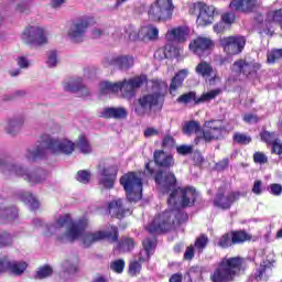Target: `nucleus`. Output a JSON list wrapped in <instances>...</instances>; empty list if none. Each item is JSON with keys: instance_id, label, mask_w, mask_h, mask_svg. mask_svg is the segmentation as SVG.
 Returning a JSON list of instances; mask_svg holds the SVG:
<instances>
[{"instance_id": "31", "label": "nucleus", "mask_w": 282, "mask_h": 282, "mask_svg": "<svg viewBox=\"0 0 282 282\" xmlns=\"http://www.w3.org/2000/svg\"><path fill=\"white\" fill-rule=\"evenodd\" d=\"M143 263H149V260H147V258H144L140 254H139L138 259H133L132 261H130L129 265H128L129 276H138V274H140V272H142Z\"/></svg>"}, {"instance_id": "42", "label": "nucleus", "mask_w": 282, "mask_h": 282, "mask_svg": "<svg viewBox=\"0 0 282 282\" xmlns=\"http://www.w3.org/2000/svg\"><path fill=\"white\" fill-rule=\"evenodd\" d=\"M220 94H221V89L220 88L212 89V90H209L207 93H204L196 100V105H203V102H210V100H215L216 97L219 96Z\"/></svg>"}, {"instance_id": "61", "label": "nucleus", "mask_w": 282, "mask_h": 282, "mask_svg": "<svg viewBox=\"0 0 282 282\" xmlns=\"http://www.w3.org/2000/svg\"><path fill=\"white\" fill-rule=\"evenodd\" d=\"M243 122H246L247 124H252V122L254 124H257L259 122V116L254 115V113H245L242 117Z\"/></svg>"}, {"instance_id": "44", "label": "nucleus", "mask_w": 282, "mask_h": 282, "mask_svg": "<svg viewBox=\"0 0 282 282\" xmlns=\"http://www.w3.org/2000/svg\"><path fill=\"white\" fill-rule=\"evenodd\" d=\"M23 118L20 119H11L9 120L8 127H7V132L9 135H17L19 131H21V127H23Z\"/></svg>"}, {"instance_id": "33", "label": "nucleus", "mask_w": 282, "mask_h": 282, "mask_svg": "<svg viewBox=\"0 0 282 282\" xmlns=\"http://www.w3.org/2000/svg\"><path fill=\"white\" fill-rule=\"evenodd\" d=\"M171 36H174L177 43H185L186 39H188V34H191V30L187 26H177L167 32Z\"/></svg>"}, {"instance_id": "10", "label": "nucleus", "mask_w": 282, "mask_h": 282, "mask_svg": "<svg viewBox=\"0 0 282 282\" xmlns=\"http://www.w3.org/2000/svg\"><path fill=\"white\" fill-rule=\"evenodd\" d=\"M164 96L165 94L162 93H152L141 96L137 100L134 112L137 116H147V112L151 111L153 107H158V105H164Z\"/></svg>"}, {"instance_id": "35", "label": "nucleus", "mask_w": 282, "mask_h": 282, "mask_svg": "<svg viewBox=\"0 0 282 282\" xmlns=\"http://www.w3.org/2000/svg\"><path fill=\"white\" fill-rule=\"evenodd\" d=\"M99 87L101 94H118V91H121L122 89V82H101Z\"/></svg>"}, {"instance_id": "2", "label": "nucleus", "mask_w": 282, "mask_h": 282, "mask_svg": "<svg viewBox=\"0 0 282 282\" xmlns=\"http://www.w3.org/2000/svg\"><path fill=\"white\" fill-rule=\"evenodd\" d=\"M76 150V143L67 139H54L50 135H43L40 144L32 150H28L26 160L29 162H36L43 160L47 151L53 155H72Z\"/></svg>"}, {"instance_id": "64", "label": "nucleus", "mask_w": 282, "mask_h": 282, "mask_svg": "<svg viewBox=\"0 0 282 282\" xmlns=\"http://www.w3.org/2000/svg\"><path fill=\"white\" fill-rule=\"evenodd\" d=\"M270 193L271 195H274L275 197H279V195H282V185L279 183H272L270 186Z\"/></svg>"}, {"instance_id": "26", "label": "nucleus", "mask_w": 282, "mask_h": 282, "mask_svg": "<svg viewBox=\"0 0 282 282\" xmlns=\"http://www.w3.org/2000/svg\"><path fill=\"white\" fill-rule=\"evenodd\" d=\"M195 72L197 76H200L202 78H208L209 83H215L217 80V69L210 65L208 62H200L196 65Z\"/></svg>"}, {"instance_id": "18", "label": "nucleus", "mask_w": 282, "mask_h": 282, "mask_svg": "<svg viewBox=\"0 0 282 282\" xmlns=\"http://www.w3.org/2000/svg\"><path fill=\"white\" fill-rule=\"evenodd\" d=\"M22 41L26 45H35L36 47L45 45L47 43L45 30L41 26H26L22 33Z\"/></svg>"}, {"instance_id": "9", "label": "nucleus", "mask_w": 282, "mask_h": 282, "mask_svg": "<svg viewBox=\"0 0 282 282\" xmlns=\"http://www.w3.org/2000/svg\"><path fill=\"white\" fill-rule=\"evenodd\" d=\"M246 241H252V235L246 230H231L224 234L217 241V247L226 250L232 246H241Z\"/></svg>"}, {"instance_id": "13", "label": "nucleus", "mask_w": 282, "mask_h": 282, "mask_svg": "<svg viewBox=\"0 0 282 282\" xmlns=\"http://www.w3.org/2000/svg\"><path fill=\"white\" fill-rule=\"evenodd\" d=\"M259 69H261V64L254 59L248 61L246 58H239L231 65L232 74H237L238 76L242 75L246 76V78L257 76Z\"/></svg>"}, {"instance_id": "63", "label": "nucleus", "mask_w": 282, "mask_h": 282, "mask_svg": "<svg viewBox=\"0 0 282 282\" xmlns=\"http://www.w3.org/2000/svg\"><path fill=\"white\" fill-rule=\"evenodd\" d=\"M176 151L180 155H191L193 153V145H180L176 148Z\"/></svg>"}, {"instance_id": "6", "label": "nucleus", "mask_w": 282, "mask_h": 282, "mask_svg": "<svg viewBox=\"0 0 282 282\" xmlns=\"http://www.w3.org/2000/svg\"><path fill=\"white\" fill-rule=\"evenodd\" d=\"M173 10H175L173 0H156L150 6L148 17L153 22L169 21L173 19Z\"/></svg>"}, {"instance_id": "50", "label": "nucleus", "mask_w": 282, "mask_h": 282, "mask_svg": "<svg viewBox=\"0 0 282 282\" xmlns=\"http://www.w3.org/2000/svg\"><path fill=\"white\" fill-rule=\"evenodd\" d=\"M143 250L139 252V256L143 257L148 261H151V251L153 250L154 242L151 239H147L142 242Z\"/></svg>"}, {"instance_id": "54", "label": "nucleus", "mask_w": 282, "mask_h": 282, "mask_svg": "<svg viewBox=\"0 0 282 282\" xmlns=\"http://www.w3.org/2000/svg\"><path fill=\"white\" fill-rule=\"evenodd\" d=\"M282 58V48L272 50L267 54V63L274 64Z\"/></svg>"}, {"instance_id": "29", "label": "nucleus", "mask_w": 282, "mask_h": 282, "mask_svg": "<svg viewBox=\"0 0 282 282\" xmlns=\"http://www.w3.org/2000/svg\"><path fill=\"white\" fill-rule=\"evenodd\" d=\"M99 118H105L106 120H111V118H113L115 120H122L127 118V109H124L123 107H108L100 112Z\"/></svg>"}, {"instance_id": "1", "label": "nucleus", "mask_w": 282, "mask_h": 282, "mask_svg": "<svg viewBox=\"0 0 282 282\" xmlns=\"http://www.w3.org/2000/svg\"><path fill=\"white\" fill-rule=\"evenodd\" d=\"M65 226H67L66 231L56 238V241L59 243H74V241H78L82 237L84 248H91L94 243H98V241L105 239H108L110 243H116L120 237L118 227L113 226L111 227V231L98 230L85 234L87 226H89L87 219L79 218L78 220H74L70 214L59 216L55 223L48 227V230L50 232H58V230H63Z\"/></svg>"}, {"instance_id": "21", "label": "nucleus", "mask_w": 282, "mask_h": 282, "mask_svg": "<svg viewBox=\"0 0 282 282\" xmlns=\"http://www.w3.org/2000/svg\"><path fill=\"white\" fill-rule=\"evenodd\" d=\"M116 180H118V165L104 167L100 172L99 186L106 191H111L116 186Z\"/></svg>"}, {"instance_id": "41", "label": "nucleus", "mask_w": 282, "mask_h": 282, "mask_svg": "<svg viewBox=\"0 0 282 282\" xmlns=\"http://www.w3.org/2000/svg\"><path fill=\"white\" fill-rule=\"evenodd\" d=\"M267 23L272 25V28H274V23L282 25V9L267 12Z\"/></svg>"}, {"instance_id": "48", "label": "nucleus", "mask_w": 282, "mask_h": 282, "mask_svg": "<svg viewBox=\"0 0 282 282\" xmlns=\"http://www.w3.org/2000/svg\"><path fill=\"white\" fill-rule=\"evenodd\" d=\"M52 274H54V269H52L50 264H44L37 269L34 279L43 280L52 276Z\"/></svg>"}, {"instance_id": "57", "label": "nucleus", "mask_w": 282, "mask_h": 282, "mask_svg": "<svg viewBox=\"0 0 282 282\" xmlns=\"http://www.w3.org/2000/svg\"><path fill=\"white\" fill-rule=\"evenodd\" d=\"M12 245V236L8 232L0 234V248Z\"/></svg>"}, {"instance_id": "47", "label": "nucleus", "mask_w": 282, "mask_h": 282, "mask_svg": "<svg viewBox=\"0 0 282 282\" xmlns=\"http://www.w3.org/2000/svg\"><path fill=\"white\" fill-rule=\"evenodd\" d=\"M202 140H204V142L210 143L213 142V140H217V135L212 134L208 128H206L205 130L202 129L200 134L194 139V144H199Z\"/></svg>"}, {"instance_id": "27", "label": "nucleus", "mask_w": 282, "mask_h": 282, "mask_svg": "<svg viewBox=\"0 0 282 282\" xmlns=\"http://www.w3.org/2000/svg\"><path fill=\"white\" fill-rule=\"evenodd\" d=\"M64 89L70 94H79L82 98H87L91 96L89 88L83 84V78L78 77L77 79L64 84Z\"/></svg>"}, {"instance_id": "14", "label": "nucleus", "mask_w": 282, "mask_h": 282, "mask_svg": "<svg viewBox=\"0 0 282 282\" xmlns=\"http://www.w3.org/2000/svg\"><path fill=\"white\" fill-rule=\"evenodd\" d=\"M147 83V75L134 76L132 78L121 80L122 98H126V100H133V97L138 94V89Z\"/></svg>"}, {"instance_id": "12", "label": "nucleus", "mask_w": 282, "mask_h": 282, "mask_svg": "<svg viewBox=\"0 0 282 282\" xmlns=\"http://www.w3.org/2000/svg\"><path fill=\"white\" fill-rule=\"evenodd\" d=\"M154 182L164 193L177 191V176L172 171L158 170L154 174Z\"/></svg>"}, {"instance_id": "16", "label": "nucleus", "mask_w": 282, "mask_h": 282, "mask_svg": "<svg viewBox=\"0 0 282 282\" xmlns=\"http://www.w3.org/2000/svg\"><path fill=\"white\" fill-rule=\"evenodd\" d=\"M104 67H113L120 72H129L135 65V57L133 55H110L102 62Z\"/></svg>"}, {"instance_id": "40", "label": "nucleus", "mask_w": 282, "mask_h": 282, "mask_svg": "<svg viewBox=\"0 0 282 282\" xmlns=\"http://www.w3.org/2000/svg\"><path fill=\"white\" fill-rule=\"evenodd\" d=\"M135 248V240L130 237H122L118 242V250L120 252H131Z\"/></svg>"}, {"instance_id": "60", "label": "nucleus", "mask_w": 282, "mask_h": 282, "mask_svg": "<svg viewBox=\"0 0 282 282\" xmlns=\"http://www.w3.org/2000/svg\"><path fill=\"white\" fill-rule=\"evenodd\" d=\"M183 259H184V261H193V259H195V246L194 245H189L186 248Z\"/></svg>"}, {"instance_id": "15", "label": "nucleus", "mask_w": 282, "mask_h": 282, "mask_svg": "<svg viewBox=\"0 0 282 282\" xmlns=\"http://www.w3.org/2000/svg\"><path fill=\"white\" fill-rule=\"evenodd\" d=\"M91 21H94V18L84 15L73 22V26L68 30V36L73 43H83V39H85V34H87Z\"/></svg>"}, {"instance_id": "39", "label": "nucleus", "mask_w": 282, "mask_h": 282, "mask_svg": "<svg viewBox=\"0 0 282 282\" xmlns=\"http://www.w3.org/2000/svg\"><path fill=\"white\" fill-rule=\"evenodd\" d=\"M141 34H143L144 39H148V41H156L158 36H160V30L153 24H148L141 29Z\"/></svg>"}, {"instance_id": "17", "label": "nucleus", "mask_w": 282, "mask_h": 282, "mask_svg": "<svg viewBox=\"0 0 282 282\" xmlns=\"http://www.w3.org/2000/svg\"><path fill=\"white\" fill-rule=\"evenodd\" d=\"M240 198L241 192L232 191L226 195V193L219 188L213 199V205L215 208H219L220 210H230V208H232V204L239 202Z\"/></svg>"}, {"instance_id": "30", "label": "nucleus", "mask_w": 282, "mask_h": 282, "mask_svg": "<svg viewBox=\"0 0 282 282\" xmlns=\"http://www.w3.org/2000/svg\"><path fill=\"white\" fill-rule=\"evenodd\" d=\"M253 20L259 30V34H267L269 36H272L274 34L273 26L268 23V15H265L264 19L261 13H258L253 18Z\"/></svg>"}, {"instance_id": "56", "label": "nucleus", "mask_w": 282, "mask_h": 282, "mask_svg": "<svg viewBox=\"0 0 282 282\" xmlns=\"http://www.w3.org/2000/svg\"><path fill=\"white\" fill-rule=\"evenodd\" d=\"M63 268L64 272H67V274H76V272H78V264H74L68 260L63 263Z\"/></svg>"}, {"instance_id": "28", "label": "nucleus", "mask_w": 282, "mask_h": 282, "mask_svg": "<svg viewBox=\"0 0 282 282\" xmlns=\"http://www.w3.org/2000/svg\"><path fill=\"white\" fill-rule=\"evenodd\" d=\"M188 76V69L184 68L178 70L171 80L169 91L171 96H175V91L184 86V80H186Z\"/></svg>"}, {"instance_id": "24", "label": "nucleus", "mask_w": 282, "mask_h": 282, "mask_svg": "<svg viewBox=\"0 0 282 282\" xmlns=\"http://www.w3.org/2000/svg\"><path fill=\"white\" fill-rule=\"evenodd\" d=\"M154 163L159 166V171H171L175 166L173 154L164 152V150H155L153 153Z\"/></svg>"}, {"instance_id": "53", "label": "nucleus", "mask_w": 282, "mask_h": 282, "mask_svg": "<svg viewBox=\"0 0 282 282\" xmlns=\"http://www.w3.org/2000/svg\"><path fill=\"white\" fill-rule=\"evenodd\" d=\"M126 262L123 259H117L110 263V270L116 274H122L124 272Z\"/></svg>"}, {"instance_id": "4", "label": "nucleus", "mask_w": 282, "mask_h": 282, "mask_svg": "<svg viewBox=\"0 0 282 282\" xmlns=\"http://www.w3.org/2000/svg\"><path fill=\"white\" fill-rule=\"evenodd\" d=\"M187 219L188 215L182 210H165L154 217L151 224L148 225L147 230L150 235H164L175 230Z\"/></svg>"}, {"instance_id": "34", "label": "nucleus", "mask_w": 282, "mask_h": 282, "mask_svg": "<svg viewBox=\"0 0 282 282\" xmlns=\"http://www.w3.org/2000/svg\"><path fill=\"white\" fill-rule=\"evenodd\" d=\"M183 133L185 135H199L202 133V123L196 120L186 121L183 126Z\"/></svg>"}, {"instance_id": "59", "label": "nucleus", "mask_w": 282, "mask_h": 282, "mask_svg": "<svg viewBox=\"0 0 282 282\" xmlns=\"http://www.w3.org/2000/svg\"><path fill=\"white\" fill-rule=\"evenodd\" d=\"M186 276H188V279H193V276H202V267L200 265H193L188 269V271L186 272Z\"/></svg>"}, {"instance_id": "38", "label": "nucleus", "mask_w": 282, "mask_h": 282, "mask_svg": "<svg viewBox=\"0 0 282 282\" xmlns=\"http://www.w3.org/2000/svg\"><path fill=\"white\" fill-rule=\"evenodd\" d=\"M19 198L24 204H30L31 210H36L41 206V203H39V199H36V197L32 193L21 192L19 194Z\"/></svg>"}, {"instance_id": "8", "label": "nucleus", "mask_w": 282, "mask_h": 282, "mask_svg": "<svg viewBox=\"0 0 282 282\" xmlns=\"http://www.w3.org/2000/svg\"><path fill=\"white\" fill-rule=\"evenodd\" d=\"M177 195H181L180 204L182 208H192L197 202V189L194 187H177L170 194L167 204L175 206L177 204Z\"/></svg>"}, {"instance_id": "32", "label": "nucleus", "mask_w": 282, "mask_h": 282, "mask_svg": "<svg viewBox=\"0 0 282 282\" xmlns=\"http://www.w3.org/2000/svg\"><path fill=\"white\" fill-rule=\"evenodd\" d=\"M17 217H19V209L17 208V206L0 208V224H8V221H14Z\"/></svg>"}, {"instance_id": "25", "label": "nucleus", "mask_w": 282, "mask_h": 282, "mask_svg": "<svg viewBox=\"0 0 282 282\" xmlns=\"http://www.w3.org/2000/svg\"><path fill=\"white\" fill-rule=\"evenodd\" d=\"M229 8L234 12H242L243 14H250L259 8V1L257 0H231Z\"/></svg>"}, {"instance_id": "52", "label": "nucleus", "mask_w": 282, "mask_h": 282, "mask_svg": "<svg viewBox=\"0 0 282 282\" xmlns=\"http://www.w3.org/2000/svg\"><path fill=\"white\" fill-rule=\"evenodd\" d=\"M76 180L80 184H89L91 182V172L87 170H79L76 174Z\"/></svg>"}, {"instance_id": "45", "label": "nucleus", "mask_w": 282, "mask_h": 282, "mask_svg": "<svg viewBox=\"0 0 282 282\" xmlns=\"http://www.w3.org/2000/svg\"><path fill=\"white\" fill-rule=\"evenodd\" d=\"M197 93L188 91L178 96L176 102H178V105H188L189 102H194V105H197Z\"/></svg>"}, {"instance_id": "19", "label": "nucleus", "mask_w": 282, "mask_h": 282, "mask_svg": "<svg viewBox=\"0 0 282 282\" xmlns=\"http://www.w3.org/2000/svg\"><path fill=\"white\" fill-rule=\"evenodd\" d=\"M15 175L23 177L29 184H43L47 177V172L45 170L37 167L33 172H28V170L18 166L14 169Z\"/></svg>"}, {"instance_id": "22", "label": "nucleus", "mask_w": 282, "mask_h": 282, "mask_svg": "<svg viewBox=\"0 0 282 282\" xmlns=\"http://www.w3.org/2000/svg\"><path fill=\"white\" fill-rule=\"evenodd\" d=\"M259 137L261 142H264V144H270L271 153L273 155H279V158H282V142H281V139L276 138L275 132H270L263 129L259 133Z\"/></svg>"}, {"instance_id": "36", "label": "nucleus", "mask_w": 282, "mask_h": 282, "mask_svg": "<svg viewBox=\"0 0 282 282\" xmlns=\"http://www.w3.org/2000/svg\"><path fill=\"white\" fill-rule=\"evenodd\" d=\"M75 147L80 151L84 155H89L91 153V143H89V139L87 135L80 134L75 143Z\"/></svg>"}, {"instance_id": "51", "label": "nucleus", "mask_w": 282, "mask_h": 282, "mask_svg": "<svg viewBox=\"0 0 282 282\" xmlns=\"http://www.w3.org/2000/svg\"><path fill=\"white\" fill-rule=\"evenodd\" d=\"M232 140L237 144H241V145L250 144V142H252V138L250 135L241 132H236L232 135Z\"/></svg>"}, {"instance_id": "23", "label": "nucleus", "mask_w": 282, "mask_h": 282, "mask_svg": "<svg viewBox=\"0 0 282 282\" xmlns=\"http://www.w3.org/2000/svg\"><path fill=\"white\" fill-rule=\"evenodd\" d=\"M108 213L115 219H124V217L131 216L133 210L124 205L123 199L119 198L108 203Z\"/></svg>"}, {"instance_id": "11", "label": "nucleus", "mask_w": 282, "mask_h": 282, "mask_svg": "<svg viewBox=\"0 0 282 282\" xmlns=\"http://www.w3.org/2000/svg\"><path fill=\"white\" fill-rule=\"evenodd\" d=\"M246 36L243 35H230L220 40V45L228 56H239L243 50H246Z\"/></svg>"}, {"instance_id": "20", "label": "nucleus", "mask_w": 282, "mask_h": 282, "mask_svg": "<svg viewBox=\"0 0 282 282\" xmlns=\"http://www.w3.org/2000/svg\"><path fill=\"white\" fill-rule=\"evenodd\" d=\"M215 47V42L210 40V37L206 36H197L189 43V50L195 54L196 56H204V54L210 52Z\"/></svg>"}, {"instance_id": "5", "label": "nucleus", "mask_w": 282, "mask_h": 282, "mask_svg": "<svg viewBox=\"0 0 282 282\" xmlns=\"http://www.w3.org/2000/svg\"><path fill=\"white\" fill-rule=\"evenodd\" d=\"M119 183L122 186L126 198L130 204H135L142 199V189L144 184L142 183V174L140 172L131 171L124 173Z\"/></svg>"}, {"instance_id": "46", "label": "nucleus", "mask_w": 282, "mask_h": 282, "mask_svg": "<svg viewBox=\"0 0 282 282\" xmlns=\"http://www.w3.org/2000/svg\"><path fill=\"white\" fill-rule=\"evenodd\" d=\"M152 89L153 91H155L154 94H165L164 98H166V94L169 91V84L162 79H153Z\"/></svg>"}, {"instance_id": "3", "label": "nucleus", "mask_w": 282, "mask_h": 282, "mask_svg": "<svg viewBox=\"0 0 282 282\" xmlns=\"http://www.w3.org/2000/svg\"><path fill=\"white\" fill-rule=\"evenodd\" d=\"M245 263L246 259L239 256L224 257L218 262L209 279L212 282H235L241 272L246 270L243 267Z\"/></svg>"}, {"instance_id": "37", "label": "nucleus", "mask_w": 282, "mask_h": 282, "mask_svg": "<svg viewBox=\"0 0 282 282\" xmlns=\"http://www.w3.org/2000/svg\"><path fill=\"white\" fill-rule=\"evenodd\" d=\"M25 270H28V262L9 261L8 272H11V274H14L15 276H21V274H23Z\"/></svg>"}, {"instance_id": "7", "label": "nucleus", "mask_w": 282, "mask_h": 282, "mask_svg": "<svg viewBox=\"0 0 282 282\" xmlns=\"http://www.w3.org/2000/svg\"><path fill=\"white\" fill-rule=\"evenodd\" d=\"M215 12L216 8L215 6H208L206 2L197 1L194 2L189 7V14L196 15V23L200 28H206L208 25H213V21H215Z\"/></svg>"}, {"instance_id": "49", "label": "nucleus", "mask_w": 282, "mask_h": 282, "mask_svg": "<svg viewBox=\"0 0 282 282\" xmlns=\"http://www.w3.org/2000/svg\"><path fill=\"white\" fill-rule=\"evenodd\" d=\"M193 246L196 248L198 254H202V252H204L208 246V236H206V234H202L196 238Z\"/></svg>"}, {"instance_id": "58", "label": "nucleus", "mask_w": 282, "mask_h": 282, "mask_svg": "<svg viewBox=\"0 0 282 282\" xmlns=\"http://www.w3.org/2000/svg\"><path fill=\"white\" fill-rule=\"evenodd\" d=\"M253 162L256 164H268V156L263 152H254Z\"/></svg>"}, {"instance_id": "55", "label": "nucleus", "mask_w": 282, "mask_h": 282, "mask_svg": "<svg viewBox=\"0 0 282 282\" xmlns=\"http://www.w3.org/2000/svg\"><path fill=\"white\" fill-rule=\"evenodd\" d=\"M237 20V15L232 12H226L221 14L220 21L227 25V28H230L232 23Z\"/></svg>"}, {"instance_id": "43", "label": "nucleus", "mask_w": 282, "mask_h": 282, "mask_svg": "<svg viewBox=\"0 0 282 282\" xmlns=\"http://www.w3.org/2000/svg\"><path fill=\"white\" fill-rule=\"evenodd\" d=\"M206 129H208L212 133V135H216V140H219L224 133V126L217 124L216 120L207 121Z\"/></svg>"}, {"instance_id": "62", "label": "nucleus", "mask_w": 282, "mask_h": 282, "mask_svg": "<svg viewBox=\"0 0 282 282\" xmlns=\"http://www.w3.org/2000/svg\"><path fill=\"white\" fill-rule=\"evenodd\" d=\"M46 63L48 67H56V65L58 64V57H57L56 51H51L48 53V58Z\"/></svg>"}]
</instances>
